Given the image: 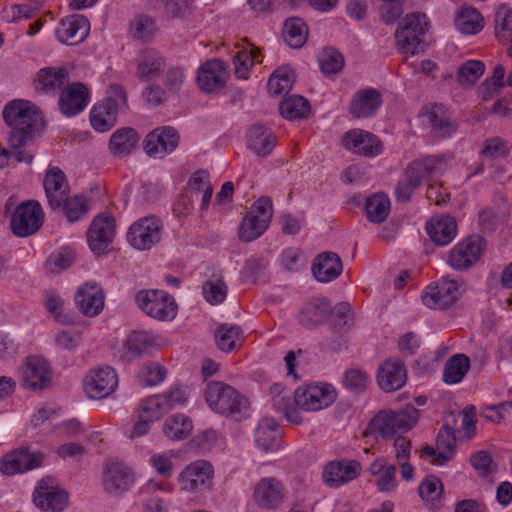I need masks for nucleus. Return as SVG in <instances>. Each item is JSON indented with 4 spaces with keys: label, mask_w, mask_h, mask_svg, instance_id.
Instances as JSON below:
<instances>
[{
    "label": "nucleus",
    "mask_w": 512,
    "mask_h": 512,
    "mask_svg": "<svg viewBox=\"0 0 512 512\" xmlns=\"http://www.w3.org/2000/svg\"><path fill=\"white\" fill-rule=\"evenodd\" d=\"M69 495L51 476L43 477L33 492V502L44 512H61L68 505Z\"/></svg>",
    "instance_id": "8"
},
{
    "label": "nucleus",
    "mask_w": 512,
    "mask_h": 512,
    "mask_svg": "<svg viewBox=\"0 0 512 512\" xmlns=\"http://www.w3.org/2000/svg\"><path fill=\"white\" fill-rule=\"evenodd\" d=\"M180 142V134L172 126L155 128L145 138L144 150L149 156L173 152Z\"/></svg>",
    "instance_id": "20"
},
{
    "label": "nucleus",
    "mask_w": 512,
    "mask_h": 512,
    "mask_svg": "<svg viewBox=\"0 0 512 512\" xmlns=\"http://www.w3.org/2000/svg\"><path fill=\"white\" fill-rule=\"evenodd\" d=\"M336 396V391L330 384L309 385L296 389L293 403L301 410L317 411L332 405Z\"/></svg>",
    "instance_id": "11"
},
{
    "label": "nucleus",
    "mask_w": 512,
    "mask_h": 512,
    "mask_svg": "<svg viewBox=\"0 0 512 512\" xmlns=\"http://www.w3.org/2000/svg\"><path fill=\"white\" fill-rule=\"evenodd\" d=\"M115 236V219L108 214L95 217L88 229L87 239L91 250L102 254L112 243Z\"/></svg>",
    "instance_id": "18"
},
{
    "label": "nucleus",
    "mask_w": 512,
    "mask_h": 512,
    "mask_svg": "<svg viewBox=\"0 0 512 512\" xmlns=\"http://www.w3.org/2000/svg\"><path fill=\"white\" fill-rule=\"evenodd\" d=\"M428 30L427 17L416 12L406 15L395 31L398 50L403 54L417 55L424 51L422 36Z\"/></svg>",
    "instance_id": "4"
},
{
    "label": "nucleus",
    "mask_w": 512,
    "mask_h": 512,
    "mask_svg": "<svg viewBox=\"0 0 512 512\" xmlns=\"http://www.w3.org/2000/svg\"><path fill=\"white\" fill-rule=\"evenodd\" d=\"M360 470L361 466L355 460L331 461L324 469L323 479L329 487H339L355 479Z\"/></svg>",
    "instance_id": "27"
},
{
    "label": "nucleus",
    "mask_w": 512,
    "mask_h": 512,
    "mask_svg": "<svg viewBox=\"0 0 512 512\" xmlns=\"http://www.w3.org/2000/svg\"><path fill=\"white\" fill-rule=\"evenodd\" d=\"M250 49H243L237 52L233 57L235 67V75L239 79H247L250 69L253 67L254 62L257 60L261 51L253 44H249Z\"/></svg>",
    "instance_id": "52"
},
{
    "label": "nucleus",
    "mask_w": 512,
    "mask_h": 512,
    "mask_svg": "<svg viewBox=\"0 0 512 512\" xmlns=\"http://www.w3.org/2000/svg\"><path fill=\"white\" fill-rule=\"evenodd\" d=\"M44 223V212L36 200L20 203L12 214L10 226L18 237H28L35 234Z\"/></svg>",
    "instance_id": "7"
},
{
    "label": "nucleus",
    "mask_w": 512,
    "mask_h": 512,
    "mask_svg": "<svg viewBox=\"0 0 512 512\" xmlns=\"http://www.w3.org/2000/svg\"><path fill=\"white\" fill-rule=\"evenodd\" d=\"M281 433L276 426L261 425L256 430L259 448H279Z\"/></svg>",
    "instance_id": "62"
},
{
    "label": "nucleus",
    "mask_w": 512,
    "mask_h": 512,
    "mask_svg": "<svg viewBox=\"0 0 512 512\" xmlns=\"http://www.w3.org/2000/svg\"><path fill=\"white\" fill-rule=\"evenodd\" d=\"M283 37L291 48H301L307 41L308 28L302 19L298 17L289 18L284 23Z\"/></svg>",
    "instance_id": "44"
},
{
    "label": "nucleus",
    "mask_w": 512,
    "mask_h": 512,
    "mask_svg": "<svg viewBox=\"0 0 512 512\" xmlns=\"http://www.w3.org/2000/svg\"><path fill=\"white\" fill-rule=\"evenodd\" d=\"M67 221L73 223L83 217L87 211V199L82 195H74L69 197L66 195V199L62 202L61 208Z\"/></svg>",
    "instance_id": "57"
},
{
    "label": "nucleus",
    "mask_w": 512,
    "mask_h": 512,
    "mask_svg": "<svg viewBox=\"0 0 512 512\" xmlns=\"http://www.w3.org/2000/svg\"><path fill=\"white\" fill-rule=\"evenodd\" d=\"M465 291L462 278L443 277L434 286H428L422 293L423 304L431 309H447L451 307Z\"/></svg>",
    "instance_id": "6"
},
{
    "label": "nucleus",
    "mask_w": 512,
    "mask_h": 512,
    "mask_svg": "<svg viewBox=\"0 0 512 512\" xmlns=\"http://www.w3.org/2000/svg\"><path fill=\"white\" fill-rule=\"evenodd\" d=\"M455 25L464 34H476L483 28V17L472 7L462 8L457 14Z\"/></svg>",
    "instance_id": "50"
},
{
    "label": "nucleus",
    "mask_w": 512,
    "mask_h": 512,
    "mask_svg": "<svg viewBox=\"0 0 512 512\" xmlns=\"http://www.w3.org/2000/svg\"><path fill=\"white\" fill-rule=\"evenodd\" d=\"M163 225L154 216H145L134 222L128 229L127 241L137 250H149L161 240Z\"/></svg>",
    "instance_id": "10"
},
{
    "label": "nucleus",
    "mask_w": 512,
    "mask_h": 512,
    "mask_svg": "<svg viewBox=\"0 0 512 512\" xmlns=\"http://www.w3.org/2000/svg\"><path fill=\"white\" fill-rule=\"evenodd\" d=\"M342 269L341 258L334 252H323L312 263V273L316 280L322 283L338 278Z\"/></svg>",
    "instance_id": "32"
},
{
    "label": "nucleus",
    "mask_w": 512,
    "mask_h": 512,
    "mask_svg": "<svg viewBox=\"0 0 512 512\" xmlns=\"http://www.w3.org/2000/svg\"><path fill=\"white\" fill-rule=\"evenodd\" d=\"M372 475L376 477L375 483L380 492H392L396 489V467L388 464L384 459H376L370 466Z\"/></svg>",
    "instance_id": "41"
},
{
    "label": "nucleus",
    "mask_w": 512,
    "mask_h": 512,
    "mask_svg": "<svg viewBox=\"0 0 512 512\" xmlns=\"http://www.w3.org/2000/svg\"><path fill=\"white\" fill-rule=\"evenodd\" d=\"M382 104L380 92L373 88L360 90L353 96L349 111L354 118H367L374 114Z\"/></svg>",
    "instance_id": "31"
},
{
    "label": "nucleus",
    "mask_w": 512,
    "mask_h": 512,
    "mask_svg": "<svg viewBox=\"0 0 512 512\" xmlns=\"http://www.w3.org/2000/svg\"><path fill=\"white\" fill-rule=\"evenodd\" d=\"M294 84V74L287 67L279 68L270 76L267 87L272 95L289 92Z\"/></svg>",
    "instance_id": "55"
},
{
    "label": "nucleus",
    "mask_w": 512,
    "mask_h": 512,
    "mask_svg": "<svg viewBox=\"0 0 512 512\" xmlns=\"http://www.w3.org/2000/svg\"><path fill=\"white\" fill-rule=\"evenodd\" d=\"M426 116L436 135L446 137L453 134L457 125L441 104H433L426 109Z\"/></svg>",
    "instance_id": "38"
},
{
    "label": "nucleus",
    "mask_w": 512,
    "mask_h": 512,
    "mask_svg": "<svg viewBox=\"0 0 512 512\" xmlns=\"http://www.w3.org/2000/svg\"><path fill=\"white\" fill-rule=\"evenodd\" d=\"M43 187L50 208L53 210L60 209L69 192V185L64 172L58 167L49 169L44 176Z\"/></svg>",
    "instance_id": "26"
},
{
    "label": "nucleus",
    "mask_w": 512,
    "mask_h": 512,
    "mask_svg": "<svg viewBox=\"0 0 512 512\" xmlns=\"http://www.w3.org/2000/svg\"><path fill=\"white\" fill-rule=\"evenodd\" d=\"M116 120L117 113L102 102L95 104L90 112L91 125L99 132H104L112 128Z\"/></svg>",
    "instance_id": "51"
},
{
    "label": "nucleus",
    "mask_w": 512,
    "mask_h": 512,
    "mask_svg": "<svg viewBox=\"0 0 512 512\" xmlns=\"http://www.w3.org/2000/svg\"><path fill=\"white\" fill-rule=\"evenodd\" d=\"M247 137L249 148L258 156L268 155L275 144V136L268 128L260 124L253 125L248 130Z\"/></svg>",
    "instance_id": "39"
},
{
    "label": "nucleus",
    "mask_w": 512,
    "mask_h": 512,
    "mask_svg": "<svg viewBox=\"0 0 512 512\" xmlns=\"http://www.w3.org/2000/svg\"><path fill=\"white\" fill-rule=\"evenodd\" d=\"M139 140L137 132L131 127L116 130L110 137L109 149L114 156H127Z\"/></svg>",
    "instance_id": "40"
},
{
    "label": "nucleus",
    "mask_w": 512,
    "mask_h": 512,
    "mask_svg": "<svg viewBox=\"0 0 512 512\" xmlns=\"http://www.w3.org/2000/svg\"><path fill=\"white\" fill-rule=\"evenodd\" d=\"M118 385V376L110 366L92 369L84 379V390L91 399L109 396Z\"/></svg>",
    "instance_id": "14"
},
{
    "label": "nucleus",
    "mask_w": 512,
    "mask_h": 512,
    "mask_svg": "<svg viewBox=\"0 0 512 512\" xmlns=\"http://www.w3.org/2000/svg\"><path fill=\"white\" fill-rule=\"evenodd\" d=\"M69 81V72L63 67H46L37 73L34 88L38 93L55 94Z\"/></svg>",
    "instance_id": "34"
},
{
    "label": "nucleus",
    "mask_w": 512,
    "mask_h": 512,
    "mask_svg": "<svg viewBox=\"0 0 512 512\" xmlns=\"http://www.w3.org/2000/svg\"><path fill=\"white\" fill-rule=\"evenodd\" d=\"M470 462L481 476H487L497 470V463L488 450H478L470 457Z\"/></svg>",
    "instance_id": "63"
},
{
    "label": "nucleus",
    "mask_w": 512,
    "mask_h": 512,
    "mask_svg": "<svg viewBox=\"0 0 512 512\" xmlns=\"http://www.w3.org/2000/svg\"><path fill=\"white\" fill-rule=\"evenodd\" d=\"M138 307L150 317L158 320L173 319L176 304L173 297L163 290H141L135 296Z\"/></svg>",
    "instance_id": "9"
},
{
    "label": "nucleus",
    "mask_w": 512,
    "mask_h": 512,
    "mask_svg": "<svg viewBox=\"0 0 512 512\" xmlns=\"http://www.w3.org/2000/svg\"><path fill=\"white\" fill-rule=\"evenodd\" d=\"M470 369V359L464 354L450 357L444 367L443 381L447 384H457L465 377Z\"/></svg>",
    "instance_id": "45"
},
{
    "label": "nucleus",
    "mask_w": 512,
    "mask_h": 512,
    "mask_svg": "<svg viewBox=\"0 0 512 512\" xmlns=\"http://www.w3.org/2000/svg\"><path fill=\"white\" fill-rule=\"evenodd\" d=\"M310 110L309 101L300 95L290 96L279 105L281 115L289 120L305 118Z\"/></svg>",
    "instance_id": "48"
},
{
    "label": "nucleus",
    "mask_w": 512,
    "mask_h": 512,
    "mask_svg": "<svg viewBox=\"0 0 512 512\" xmlns=\"http://www.w3.org/2000/svg\"><path fill=\"white\" fill-rule=\"evenodd\" d=\"M172 491L173 485L169 481L148 480L141 489V494L147 496L142 512H168L169 502L163 494H170Z\"/></svg>",
    "instance_id": "25"
},
{
    "label": "nucleus",
    "mask_w": 512,
    "mask_h": 512,
    "mask_svg": "<svg viewBox=\"0 0 512 512\" xmlns=\"http://www.w3.org/2000/svg\"><path fill=\"white\" fill-rule=\"evenodd\" d=\"M419 420V410L412 405L393 411H382L369 423L364 436H373L379 445H387L383 441L393 440L394 448H410L411 440L407 436L396 435L398 431L407 432Z\"/></svg>",
    "instance_id": "2"
},
{
    "label": "nucleus",
    "mask_w": 512,
    "mask_h": 512,
    "mask_svg": "<svg viewBox=\"0 0 512 512\" xmlns=\"http://www.w3.org/2000/svg\"><path fill=\"white\" fill-rule=\"evenodd\" d=\"M21 385L29 391L47 388L52 379L49 363L42 357L30 355L21 366Z\"/></svg>",
    "instance_id": "12"
},
{
    "label": "nucleus",
    "mask_w": 512,
    "mask_h": 512,
    "mask_svg": "<svg viewBox=\"0 0 512 512\" xmlns=\"http://www.w3.org/2000/svg\"><path fill=\"white\" fill-rule=\"evenodd\" d=\"M165 68L164 57L154 49H145L137 61V76L142 81L159 77Z\"/></svg>",
    "instance_id": "35"
},
{
    "label": "nucleus",
    "mask_w": 512,
    "mask_h": 512,
    "mask_svg": "<svg viewBox=\"0 0 512 512\" xmlns=\"http://www.w3.org/2000/svg\"><path fill=\"white\" fill-rule=\"evenodd\" d=\"M435 168V161L432 158L416 160L411 162L405 170L404 177L420 186L423 180L431 174Z\"/></svg>",
    "instance_id": "58"
},
{
    "label": "nucleus",
    "mask_w": 512,
    "mask_h": 512,
    "mask_svg": "<svg viewBox=\"0 0 512 512\" xmlns=\"http://www.w3.org/2000/svg\"><path fill=\"white\" fill-rule=\"evenodd\" d=\"M192 445L195 448H211L213 446L227 445L225 437L215 429H205L196 434L192 440Z\"/></svg>",
    "instance_id": "61"
},
{
    "label": "nucleus",
    "mask_w": 512,
    "mask_h": 512,
    "mask_svg": "<svg viewBox=\"0 0 512 512\" xmlns=\"http://www.w3.org/2000/svg\"><path fill=\"white\" fill-rule=\"evenodd\" d=\"M154 347V341L150 335L145 332L133 331L127 337L123 345V354L121 359L131 361L142 354H148Z\"/></svg>",
    "instance_id": "37"
},
{
    "label": "nucleus",
    "mask_w": 512,
    "mask_h": 512,
    "mask_svg": "<svg viewBox=\"0 0 512 512\" xmlns=\"http://www.w3.org/2000/svg\"><path fill=\"white\" fill-rule=\"evenodd\" d=\"M407 380V372L402 361L386 360L378 370L377 382L385 392L396 391L403 387Z\"/></svg>",
    "instance_id": "28"
},
{
    "label": "nucleus",
    "mask_w": 512,
    "mask_h": 512,
    "mask_svg": "<svg viewBox=\"0 0 512 512\" xmlns=\"http://www.w3.org/2000/svg\"><path fill=\"white\" fill-rule=\"evenodd\" d=\"M215 341L221 351L231 352L242 344V330L237 325L222 324L216 329Z\"/></svg>",
    "instance_id": "43"
},
{
    "label": "nucleus",
    "mask_w": 512,
    "mask_h": 512,
    "mask_svg": "<svg viewBox=\"0 0 512 512\" xmlns=\"http://www.w3.org/2000/svg\"><path fill=\"white\" fill-rule=\"evenodd\" d=\"M213 466L205 460L195 461L179 474L180 488L186 492H198L210 486L213 479Z\"/></svg>",
    "instance_id": "16"
},
{
    "label": "nucleus",
    "mask_w": 512,
    "mask_h": 512,
    "mask_svg": "<svg viewBox=\"0 0 512 512\" xmlns=\"http://www.w3.org/2000/svg\"><path fill=\"white\" fill-rule=\"evenodd\" d=\"M426 231L431 240L439 246L449 244L456 236V220L449 215L432 218L426 223Z\"/></svg>",
    "instance_id": "33"
},
{
    "label": "nucleus",
    "mask_w": 512,
    "mask_h": 512,
    "mask_svg": "<svg viewBox=\"0 0 512 512\" xmlns=\"http://www.w3.org/2000/svg\"><path fill=\"white\" fill-rule=\"evenodd\" d=\"M135 483V473L125 462L109 459L103 463L101 484L103 491L110 496H120Z\"/></svg>",
    "instance_id": "5"
},
{
    "label": "nucleus",
    "mask_w": 512,
    "mask_h": 512,
    "mask_svg": "<svg viewBox=\"0 0 512 512\" xmlns=\"http://www.w3.org/2000/svg\"><path fill=\"white\" fill-rule=\"evenodd\" d=\"M89 91L80 82L72 83L65 87L59 98V107L66 116H74L84 110L88 103Z\"/></svg>",
    "instance_id": "30"
},
{
    "label": "nucleus",
    "mask_w": 512,
    "mask_h": 512,
    "mask_svg": "<svg viewBox=\"0 0 512 512\" xmlns=\"http://www.w3.org/2000/svg\"><path fill=\"white\" fill-rule=\"evenodd\" d=\"M367 218L370 222H383L390 212V200L383 193H376L367 198L365 204Z\"/></svg>",
    "instance_id": "49"
},
{
    "label": "nucleus",
    "mask_w": 512,
    "mask_h": 512,
    "mask_svg": "<svg viewBox=\"0 0 512 512\" xmlns=\"http://www.w3.org/2000/svg\"><path fill=\"white\" fill-rule=\"evenodd\" d=\"M482 252V238L469 236L451 250L448 263L456 270H466L479 260Z\"/></svg>",
    "instance_id": "17"
},
{
    "label": "nucleus",
    "mask_w": 512,
    "mask_h": 512,
    "mask_svg": "<svg viewBox=\"0 0 512 512\" xmlns=\"http://www.w3.org/2000/svg\"><path fill=\"white\" fill-rule=\"evenodd\" d=\"M229 76L227 64L218 58L207 60L197 71L198 87L205 93H217L221 91Z\"/></svg>",
    "instance_id": "15"
},
{
    "label": "nucleus",
    "mask_w": 512,
    "mask_h": 512,
    "mask_svg": "<svg viewBox=\"0 0 512 512\" xmlns=\"http://www.w3.org/2000/svg\"><path fill=\"white\" fill-rule=\"evenodd\" d=\"M158 28L155 19L146 14H138L129 24V34L134 40L143 43L150 42L156 35Z\"/></svg>",
    "instance_id": "42"
},
{
    "label": "nucleus",
    "mask_w": 512,
    "mask_h": 512,
    "mask_svg": "<svg viewBox=\"0 0 512 512\" xmlns=\"http://www.w3.org/2000/svg\"><path fill=\"white\" fill-rule=\"evenodd\" d=\"M101 102L118 114L119 111L125 110L128 106L126 91L119 84H111L108 88L107 97Z\"/></svg>",
    "instance_id": "64"
},
{
    "label": "nucleus",
    "mask_w": 512,
    "mask_h": 512,
    "mask_svg": "<svg viewBox=\"0 0 512 512\" xmlns=\"http://www.w3.org/2000/svg\"><path fill=\"white\" fill-rule=\"evenodd\" d=\"M254 498L257 505L263 509H277L283 503V486L275 478H263L255 487Z\"/></svg>",
    "instance_id": "29"
},
{
    "label": "nucleus",
    "mask_w": 512,
    "mask_h": 512,
    "mask_svg": "<svg viewBox=\"0 0 512 512\" xmlns=\"http://www.w3.org/2000/svg\"><path fill=\"white\" fill-rule=\"evenodd\" d=\"M90 30L87 18L80 14H73L60 20L56 30L57 39L67 45H77L85 40Z\"/></svg>",
    "instance_id": "23"
},
{
    "label": "nucleus",
    "mask_w": 512,
    "mask_h": 512,
    "mask_svg": "<svg viewBox=\"0 0 512 512\" xmlns=\"http://www.w3.org/2000/svg\"><path fill=\"white\" fill-rule=\"evenodd\" d=\"M268 224L256 216L247 215L243 218L238 233L243 242H251L260 237L268 228Z\"/></svg>",
    "instance_id": "56"
},
{
    "label": "nucleus",
    "mask_w": 512,
    "mask_h": 512,
    "mask_svg": "<svg viewBox=\"0 0 512 512\" xmlns=\"http://www.w3.org/2000/svg\"><path fill=\"white\" fill-rule=\"evenodd\" d=\"M193 429L192 421L183 414L169 416L163 424L164 435L171 440L187 438Z\"/></svg>",
    "instance_id": "46"
},
{
    "label": "nucleus",
    "mask_w": 512,
    "mask_h": 512,
    "mask_svg": "<svg viewBox=\"0 0 512 512\" xmlns=\"http://www.w3.org/2000/svg\"><path fill=\"white\" fill-rule=\"evenodd\" d=\"M319 65L324 74L338 73L344 66L343 55L332 48L324 49L319 56Z\"/></svg>",
    "instance_id": "59"
},
{
    "label": "nucleus",
    "mask_w": 512,
    "mask_h": 512,
    "mask_svg": "<svg viewBox=\"0 0 512 512\" xmlns=\"http://www.w3.org/2000/svg\"><path fill=\"white\" fill-rule=\"evenodd\" d=\"M227 292V285L218 277L207 280L203 285V295L211 304L222 303L227 296Z\"/></svg>",
    "instance_id": "60"
},
{
    "label": "nucleus",
    "mask_w": 512,
    "mask_h": 512,
    "mask_svg": "<svg viewBox=\"0 0 512 512\" xmlns=\"http://www.w3.org/2000/svg\"><path fill=\"white\" fill-rule=\"evenodd\" d=\"M205 399L213 411L238 421L245 418L249 408V402L244 396L234 387L220 381L207 384Z\"/></svg>",
    "instance_id": "3"
},
{
    "label": "nucleus",
    "mask_w": 512,
    "mask_h": 512,
    "mask_svg": "<svg viewBox=\"0 0 512 512\" xmlns=\"http://www.w3.org/2000/svg\"><path fill=\"white\" fill-rule=\"evenodd\" d=\"M475 415V407L466 406L463 410L461 430L455 432L449 426H444L437 436V448H455L472 439L476 434Z\"/></svg>",
    "instance_id": "13"
},
{
    "label": "nucleus",
    "mask_w": 512,
    "mask_h": 512,
    "mask_svg": "<svg viewBox=\"0 0 512 512\" xmlns=\"http://www.w3.org/2000/svg\"><path fill=\"white\" fill-rule=\"evenodd\" d=\"M485 65L479 60H468L457 70L456 78L462 87H472L483 75Z\"/></svg>",
    "instance_id": "53"
},
{
    "label": "nucleus",
    "mask_w": 512,
    "mask_h": 512,
    "mask_svg": "<svg viewBox=\"0 0 512 512\" xmlns=\"http://www.w3.org/2000/svg\"><path fill=\"white\" fill-rule=\"evenodd\" d=\"M331 303L325 298H315L301 310L299 321L307 328L322 324L331 314Z\"/></svg>",
    "instance_id": "36"
},
{
    "label": "nucleus",
    "mask_w": 512,
    "mask_h": 512,
    "mask_svg": "<svg viewBox=\"0 0 512 512\" xmlns=\"http://www.w3.org/2000/svg\"><path fill=\"white\" fill-rule=\"evenodd\" d=\"M185 401L184 391L180 387L174 386L167 392L149 397L143 402L142 411L146 414L151 413L148 416L149 419H159L163 414L178 405H182Z\"/></svg>",
    "instance_id": "21"
},
{
    "label": "nucleus",
    "mask_w": 512,
    "mask_h": 512,
    "mask_svg": "<svg viewBox=\"0 0 512 512\" xmlns=\"http://www.w3.org/2000/svg\"><path fill=\"white\" fill-rule=\"evenodd\" d=\"M3 119L11 128L8 145L14 150L12 156L19 163L31 164L34 156L21 149L33 135L43 128L44 121L37 109L24 100H12L3 109Z\"/></svg>",
    "instance_id": "1"
},
{
    "label": "nucleus",
    "mask_w": 512,
    "mask_h": 512,
    "mask_svg": "<svg viewBox=\"0 0 512 512\" xmlns=\"http://www.w3.org/2000/svg\"><path fill=\"white\" fill-rule=\"evenodd\" d=\"M43 454L32 450H10L0 463V470L5 475L25 473L41 465Z\"/></svg>",
    "instance_id": "19"
},
{
    "label": "nucleus",
    "mask_w": 512,
    "mask_h": 512,
    "mask_svg": "<svg viewBox=\"0 0 512 512\" xmlns=\"http://www.w3.org/2000/svg\"><path fill=\"white\" fill-rule=\"evenodd\" d=\"M419 496L431 508H437L439 499L443 493V485L436 476H427L419 485Z\"/></svg>",
    "instance_id": "54"
},
{
    "label": "nucleus",
    "mask_w": 512,
    "mask_h": 512,
    "mask_svg": "<svg viewBox=\"0 0 512 512\" xmlns=\"http://www.w3.org/2000/svg\"><path fill=\"white\" fill-rule=\"evenodd\" d=\"M495 37L502 44L512 42V8L500 5L495 13Z\"/></svg>",
    "instance_id": "47"
},
{
    "label": "nucleus",
    "mask_w": 512,
    "mask_h": 512,
    "mask_svg": "<svg viewBox=\"0 0 512 512\" xmlns=\"http://www.w3.org/2000/svg\"><path fill=\"white\" fill-rule=\"evenodd\" d=\"M75 303L85 316L94 317L104 308V291L98 283L86 282L76 292Z\"/></svg>",
    "instance_id": "24"
},
{
    "label": "nucleus",
    "mask_w": 512,
    "mask_h": 512,
    "mask_svg": "<svg viewBox=\"0 0 512 512\" xmlns=\"http://www.w3.org/2000/svg\"><path fill=\"white\" fill-rule=\"evenodd\" d=\"M342 143L352 153L365 157L378 155L382 148L381 141L376 135L361 129L346 132L342 138Z\"/></svg>",
    "instance_id": "22"
}]
</instances>
